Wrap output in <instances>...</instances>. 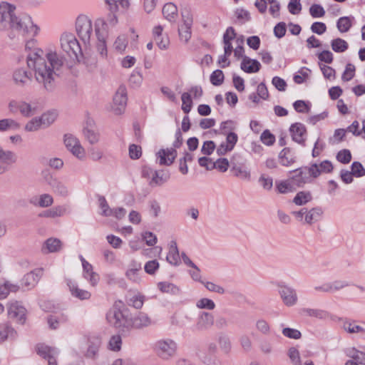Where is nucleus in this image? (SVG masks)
<instances>
[{"label":"nucleus","mask_w":365,"mask_h":365,"mask_svg":"<svg viewBox=\"0 0 365 365\" xmlns=\"http://www.w3.org/2000/svg\"><path fill=\"white\" fill-rule=\"evenodd\" d=\"M43 50L29 53L27 56V65L35 71L36 81L43 83V88L48 92H53L56 88L55 76L60 68L64 63V59L57 55L56 53H48L46 54L49 65L42 57Z\"/></svg>","instance_id":"1"},{"label":"nucleus","mask_w":365,"mask_h":365,"mask_svg":"<svg viewBox=\"0 0 365 365\" xmlns=\"http://www.w3.org/2000/svg\"><path fill=\"white\" fill-rule=\"evenodd\" d=\"M106 319L123 335H126L132 328L141 329L150 324V318L143 312H139L132 318L129 309L121 300L114 303L113 309L107 314Z\"/></svg>","instance_id":"2"},{"label":"nucleus","mask_w":365,"mask_h":365,"mask_svg":"<svg viewBox=\"0 0 365 365\" xmlns=\"http://www.w3.org/2000/svg\"><path fill=\"white\" fill-rule=\"evenodd\" d=\"M16 6L7 2L0 4V26L20 32L23 36H35L39 28L33 23L31 16L24 15L17 16L15 14Z\"/></svg>","instance_id":"3"},{"label":"nucleus","mask_w":365,"mask_h":365,"mask_svg":"<svg viewBox=\"0 0 365 365\" xmlns=\"http://www.w3.org/2000/svg\"><path fill=\"white\" fill-rule=\"evenodd\" d=\"M293 174L289 178L294 186L303 187L305 184L312 183V178L319 176V173L315 165L302 166L289 172Z\"/></svg>","instance_id":"4"},{"label":"nucleus","mask_w":365,"mask_h":365,"mask_svg":"<svg viewBox=\"0 0 365 365\" xmlns=\"http://www.w3.org/2000/svg\"><path fill=\"white\" fill-rule=\"evenodd\" d=\"M177 344L170 339H160L153 346L155 354L163 360H170L177 351Z\"/></svg>","instance_id":"5"},{"label":"nucleus","mask_w":365,"mask_h":365,"mask_svg":"<svg viewBox=\"0 0 365 365\" xmlns=\"http://www.w3.org/2000/svg\"><path fill=\"white\" fill-rule=\"evenodd\" d=\"M182 135L180 129H178L175 133V140L173 143V148L170 149H160L157 155L160 158V165H170L173 163L176 156V148H180L182 144Z\"/></svg>","instance_id":"6"},{"label":"nucleus","mask_w":365,"mask_h":365,"mask_svg":"<svg viewBox=\"0 0 365 365\" xmlns=\"http://www.w3.org/2000/svg\"><path fill=\"white\" fill-rule=\"evenodd\" d=\"M96 35L98 39L96 48L102 57H106L108 51L106 42L107 35V24L103 19H98L95 23Z\"/></svg>","instance_id":"7"},{"label":"nucleus","mask_w":365,"mask_h":365,"mask_svg":"<svg viewBox=\"0 0 365 365\" xmlns=\"http://www.w3.org/2000/svg\"><path fill=\"white\" fill-rule=\"evenodd\" d=\"M76 32L86 44L89 43L93 31L91 21L86 16H79L76 22Z\"/></svg>","instance_id":"8"},{"label":"nucleus","mask_w":365,"mask_h":365,"mask_svg":"<svg viewBox=\"0 0 365 365\" xmlns=\"http://www.w3.org/2000/svg\"><path fill=\"white\" fill-rule=\"evenodd\" d=\"M8 317L16 323L23 325L26 320L27 310L21 305V303L15 301L7 304Z\"/></svg>","instance_id":"9"},{"label":"nucleus","mask_w":365,"mask_h":365,"mask_svg":"<svg viewBox=\"0 0 365 365\" xmlns=\"http://www.w3.org/2000/svg\"><path fill=\"white\" fill-rule=\"evenodd\" d=\"M63 141L66 148L71 151L74 156L78 159H82L84 157V148L81 145L78 139L73 135L70 133L65 134Z\"/></svg>","instance_id":"10"},{"label":"nucleus","mask_w":365,"mask_h":365,"mask_svg":"<svg viewBox=\"0 0 365 365\" xmlns=\"http://www.w3.org/2000/svg\"><path fill=\"white\" fill-rule=\"evenodd\" d=\"M127 92L124 86H120L113 97V110L116 115L122 114L127 105Z\"/></svg>","instance_id":"11"},{"label":"nucleus","mask_w":365,"mask_h":365,"mask_svg":"<svg viewBox=\"0 0 365 365\" xmlns=\"http://www.w3.org/2000/svg\"><path fill=\"white\" fill-rule=\"evenodd\" d=\"M279 293L284 304L287 307L294 305L297 302V295L295 289L287 285L279 284Z\"/></svg>","instance_id":"12"},{"label":"nucleus","mask_w":365,"mask_h":365,"mask_svg":"<svg viewBox=\"0 0 365 365\" xmlns=\"http://www.w3.org/2000/svg\"><path fill=\"white\" fill-rule=\"evenodd\" d=\"M41 274V269H36L26 274L21 280L22 289L24 290H30L33 289L40 279Z\"/></svg>","instance_id":"13"},{"label":"nucleus","mask_w":365,"mask_h":365,"mask_svg":"<svg viewBox=\"0 0 365 365\" xmlns=\"http://www.w3.org/2000/svg\"><path fill=\"white\" fill-rule=\"evenodd\" d=\"M289 132L292 140L302 145H304V136L307 134V128L302 123H294L291 125Z\"/></svg>","instance_id":"14"},{"label":"nucleus","mask_w":365,"mask_h":365,"mask_svg":"<svg viewBox=\"0 0 365 365\" xmlns=\"http://www.w3.org/2000/svg\"><path fill=\"white\" fill-rule=\"evenodd\" d=\"M46 182L51 187L54 192L61 195L67 196L68 189L65 185L58 179L53 178L47 172H43Z\"/></svg>","instance_id":"15"},{"label":"nucleus","mask_w":365,"mask_h":365,"mask_svg":"<svg viewBox=\"0 0 365 365\" xmlns=\"http://www.w3.org/2000/svg\"><path fill=\"white\" fill-rule=\"evenodd\" d=\"M83 134L86 140L91 144H96L99 140V134L95 130V124L93 120L88 119L86 125L83 130Z\"/></svg>","instance_id":"16"},{"label":"nucleus","mask_w":365,"mask_h":365,"mask_svg":"<svg viewBox=\"0 0 365 365\" xmlns=\"http://www.w3.org/2000/svg\"><path fill=\"white\" fill-rule=\"evenodd\" d=\"M213 324V315L211 313L203 312L200 315L195 327L198 331H205L210 329Z\"/></svg>","instance_id":"17"},{"label":"nucleus","mask_w":365,"mask_h":365,"mask_svg":"<svg viewBox=\"0 0 365 365\" xmlns=\"http://www.w3.org/2000/svg\"><path fill=\"white\" fill-rule=\"evenodd\" d=\"M240 68L247 73H257L260 70L261 64L256 59L250 58L248 56H244L240 64Z\"/></svg>","instance_id":"18"},{"label":"nucleus","mask_w":365,"mask_h":365,"mask_svg":"<svg viewBox=\"0 0 365 365\" xmlns=\"http://www.w3.org/2000/svg\"><path fill=\"white\" fill-rule=\"evenodd\" d=\"M66 282L73 297L81 300L90 299L91 294L88 291L78 288L77 284L71 279H67Z\"/></svg>","instance_id":"19"},{"label":"nucleus","mask_w":365,"mask_h":365,"mask_svg":"<svg viewBox=\"0 0 365 365\" xmlns=\"http://www.w3.org/2000/svg\"><path fill=\"white\" fill-rule=\"evenodd\" d=\"M279 163L283 166H289L296 162L294 153L290 148H284L279 153Z\"/></svg>","instance_id":"20"},{"label":"nucleus","mask_w":365,"mask_h":365,"mask_svg":"<svg viewBox=\"0 0 365 365\" xmlns=\"http://www.w3.org/2000/svg\"><path fill=\"white\" fill-rule=\"evenodd\" d=\"M167 262L174 266H178L180 264L179 250L175 241L170 242L169 252L166 257Z\"/></svg>","instance_id":"21"},{"label":"nucleus","mask_w":365,"mask_h":365,"mask_svg":"<svg viewBox=\"0 0 365 365\" xmlns=\"http://www.w3.org/2000/svg\"><path fill=\"white\" fill-rule=\"evenodd\" d=\"M62 243L58 238H48L47 239L42 247V252L43 253L57 252L61 250Z\"/></svg>","instance_id":"22"},{"label":"nucleus","mask_w":365,"mask_h":365,"mask_svg":"<svg viewBox=\"0 0 365 365\" xmlns=\"http://www.w3.org/2000/svg\"><path fill=\"white\" fill-rule=\"evenodd\" d=\"M83 277L88 279L92 286H95L99 281L98 274L93 271V266L88 262H83Z\"/></svg>","instance_id":"23"},{"label":"nucleus","mask_w":365,"mask_h":365,"mask_svg":"<svg viewBox=\"0 0 365 365\" xmlns=\"http://www.w3.org/2000/svg\"><path fill=\"white\" fill-rule=\"evenodd\" d=\"M162 13L170 22H175L178 17V8L173 3H167L163 6Z\"/></svg>","instance_id":"24"},{"label":"nucleus","mask_w":365,"mask_h":365,"mask_svg":"<svg viewBox=\"0 0 365 365\" xmlns=\"http://www.w3.org/2000/svg\"><path fill=\"white\" fill-rule=\"evenodd\" d=\"M346 355L352 359L357 364H365V353L360 351L355 347L348 348L344 351Z\"/></svg>","instance_id":"25"},{"label":"nucleus","mask_w":365,"mask_h":365,"mask_svg":"<svg viewBox=\"0 0 365 365\" xmlns=\"http://www.w3.org/2000/svg\"><path fill=\"white\" fill-rule=\"evenodd\" d=\"M16 335V330L8 324L0 325V342H3L9 338L14 339Z\"/></svg>","instance_id":"26"},{"label":"nucleus","mask_w":365,"mask_h":365,"mask_svg":"<svg viewBox=\"0 0 365 365\" xmlns=\"http://www.w3.org/2000/svg\"><path fill=\"white\" fill-rule=\"evenodd\" d=\"M13 78L16 83L24 85L27 81L31 80V72H27L23 68L16 69L13 74Z\"/></svg>","instance_id":"27"},{"label":"nucleus","mask_w":365,"mask_h":365,"mask_svg":"<svg viewBox=\"0 0 365 365\" xmlns=\"http://www.w3.org/2000/svg\"><path fill=\"white\" fill-rule=\"evenodd\" d=\"M170 173L168 170H156L154 173V177L152 178L151 181L150 182V185H161L164 182H167L170 179Z\"/></svg>","instance_id":"28"},{"label":"nucleus","mask_w":365,"mask_h":365,"mask_svg":"<svg viewBox=\"0 0 365 365\" xmlns=\"http://www.w3.org/2000/svg\"><path fill=\"white\" fill-rule=\"evenodd\" d=\"M323 211L321 207H313L310 210H307V213L305 215V222L309 225L319 220Z\"/></svg>","instance_id":"29"},{"label":"nucleus","mask_w":365,"mask_h":365,"mask_svg":"<svg viewBox=\"0 0 365 365\" xmlns=\"http://www.w3.org/2000/svg\"><path fill=\"white\" fill-rule=\"evenodd\" d=\"M73 39V34H63L61 37V46L62 49L68 54V56L72 58L75 59L74 55L73 54V51L71 50V47L68 46V43Z\"/></svg>","instance_id":"30"},{"label":"nucleus","mask_w":365,"mask_h":365,"mask_svg":"<svg viewBox=\"0 0 365 365\" xmlns=\"http://www.w3.org/2000/svg\"><path fill=\"white\" fill-rule=\"evenodd\" d=\"M312 200V196L310 192L300 191L297 193L293 199V202L299 206L304 205Z\"/></svg>","instance_id":"31"},{"label":"nucleus","mask_w":365,"mask_h":365,"mask_svg":"<svg viewBox=\"0 0 365 365\" xmlns=\"http://www.w3.org/2000/svg\"><path fill=\"white\" fill-rule=\"evenodd\" d=\"M71 41L68 43V46L71 47V50L73 51V54L74 55L75 59L78 62H81V58H83V54L81 48V46L79 44V42L76 38L75 36L73 34V39H71Z\"/></svg>","instance_id":"32"},{"label":"nucleus","mask_w":365,"mask_h":365,"mask_svg":"<svg viewBox=\"0 0 365 365\" xmlns=\"http://www.w3.org/2000/svg\"><path fill=\"white\" fill-rule=\"evenodd\" d=\"M53 200L49 194H43L40 195L38 201L36 202V198L31 199L30 202L34 205H38L41 207H47L53 204Z\"/></svg>","instance_id":"33"},{"label":"nucleus","mask_w":365,"mask_h":365,"mask_svg":"<svg viewBox=\"0 0 365 365\" xmlns=\"http://www.w3.org/2000/svg\"><path fill=\"white\" fill-rule=\"evenodd\" d=\"M0 161L4 164L10 165L16 163V156L14 152L4 150L0 147Z\"/></svg>","instance_id":"34"},{"label":"nucleus","mask_w":365,"mask_h":365,"mask_svg":"<svg viewBox=\"0 0 365 365\" xmlns=\"http://www.w3.org/2000/svg\"><path fill=\"white\" fill-rule=\"evenodd\" d=\"M158 287L162 292L171 293L175 295L179 294L180 292V289L177 286L170 282H159Z\"/></svg>","instance_id":"35"},{"label":"nucleus","mask_w":365,"mask_h":365,"mask_svg":"<svg viewBox=\"0 0 365 365\" xmlns=\"http://www.w3.org/2000/svg\"><path fill=\"white\" fill-rule=\"evenodd\" d=\"M105 2L108 6L109 11L111 12H117L119 5L123 9H127L129 6L128 0H105Z\"/></svg>","instance_id":"36"},{"label":"nucleus","mask_w":365,"mask_h":365,"mask_svg":"<svg viewBox=\"0 0 365 365\" xmlns=\"http://www.w3.org/2000/svg\"><path fill=\"white\" fill-rule=\"evenodd\" d=\"M331 48L336 53H342L348 49V43L340 38L333 39L331 42Z\"/></svg>","instance_id":"37"},{"label":"nucleus","mask_w":365,"mask_h":365,"mask_svg":"<svg viewBox=\"0 0 365 365\" xmlns=\"http://www.w3.org/2000/svg\"><path fill=\"white\" fill-rule=\"evenodd\" d=\"M276 187L279 193L285 194L293 192L295 188L292 182L289 180L276 182Z\"/></svg>","instance_id":"38"},{"label":"nucleus","mask_w":365,"mask_h":365,"mask_svg":"<svg viewBox=\"0 0 365 365\" xmlns=\"http://www.w3.org/2000/svg\"><path fill=\"white\" fill-rule=\"evenodd\" d=\"M352 24L351 17L343 16L338 19L336 22V27L341 33L347 32L351 27Z\"/></svg>","instance_id":"39"},{"label":"nucleus","mask_w":365,"mask_h":365,"mask_svg":"<svg viewBox=\"0 0 365 365\" xmlns=\"http://www.w3.org/2000/svg\"><path fill=\"white\" fill-rule=\"evenodd\" d=\"M20 128V124L11 118L0 120V131H6L10 128L16 130Z\"/></svg>","instance_id":"40"},{"label":"nucleus","mask_w":365,"mask_h":365,"mask_svg":"<svg viewBox=\"0 0 365 365\" xmlns=\"http://www.w3.org/2000/svg\"><path fill=\"white\" fill-rule=\"evenodd\" d=\"M192 26H187L186 24H182L178 27V34L181 41H184L185 43H187L191 38L192 32H191Z\"/></svg>","instance_id":"41"},{"label":"nucleus","mask_w":365,"mask_h":365,"mask_svg":"<svg viewBox=\"0 0 365 365\" xmlns=\"http://www.w3.org/2000/svg\"><path fill=\"white\" fill-rule=\"evenodd\" d=\"M218 343L221 350L224 353L228 354L230 351L231 342L230 338L227 335L221 333L218 336Z\"/></svg>","instance_id":"42"},{"label":"nucleus","mask_w":365,"mask_h":365,"mask_svg":"<svg viewBox=\"0 0 365 365\" xmlns=\"http://www.w3.org/2000/svg\"><path fill=\"white\" fill-rule=\"evenodd\" d=\"M145 297L143 295H134L132 297L126 299V303L128 306L133 307L137 309H140L144 302Z\"/></svg>","instance_id":"43"},{"label":"nucleus","mask_w":365,"mask_h":365,"mask_svg":"<svg viewBox=\"0 0 365 365\" xmlns=\"http://www.w3.org/2000/svg\"><path fill=\"white\" fill-rule=\"evenodd\" d=\"M225 76L222 70L217 69L214 71L210 77L211 83L215 86H219L224 82Z\"/></svg>","instance_id":"44"},{"label":"nucleus","mask_w":365,"mask_h":365,"mask_svg":"<svg viewBox=\"0 0 365 365\" xmlns=\"http://www.w3.org/2000/svg\"><path fill=\"white\" fill-rule=\"evenodd\" d=\"M37 354L47 359L49 356L54 353L55 349L46 346L43 344H38L36 346Z\"/></svg>","instance_id":"45"},{"label":"nucleus","mask_w":365,"mask_h":365,"mask_svg":"<svg viewBox=\"0 0 365 365\" xmlns=\"http://www.w3.org/2000/svg\"><path fill=\"white\" fill-rule=\"evenodd\" d=\"M181 99L182 101V110L186 114L189 113L192 107V101L191 95L189 93L185 92L182 94Z\"/></svg>","instance_id":"46"},{"label":"nucleus","mask_w":365,"mask_h":365,"mask_svg":"<svg viewBox=\"0 0 365 365\" xmlns=\"http://www.w3.org/2000/svg\"><path fill=\"white\" fill-rule=\"evenodd\" d=\"M56 118V113L55 112L49 111L43 113L40 118H38V121L41 123L43 127L47 128L55 121Z\"/></svg>","instance_id":"47"},{"label":"nucleus","mask_w":365,"mask_h":365,"mask_svg":"<svg viewBox=\"0 0 365 365\" xmlns=\"http://www.w3.org/2000/svg\"><path fill=\"white\" fill-rule=\"evenodd\" d=\"M229 167V160L225 158H220L212 163L210 168L217 169L219 171L225 173Z\"/></svg>","instance_id":"48"},{"label":"nucleus","mask_w":365,"mask_h":365,"mask_svg":"<svg viewBox=\"0 0 365 365\" xmlns=\"http://www.w3.org/2000/svg\"><path fill=\"white\" fill-rule=\"evenodd\" d=\"M99 206L102 210L101 215L105 217H108L113 215V210L110 208L106 198L104 196L98 195V196Z\"/></svg>","instance_id":"49"},{"label":"nucleus","mask_w":365,"mask_h":365,"mask_svg":"<svg viewBox=\"0 0 365 365\" xmlns=\"http://www.w3.org/2000/svg\"><path fill=\"white\" fill-rule=\"evenodd\" d=\"M311 165H315L319 173V175L322 173H330L333 171L334 167L331 161L325 160L320 164L312 163Z\"/></svg>","instance_id":"50"},{"label":"nucleus","mask_w":365,"mask_h":365,"mask_svg":"<svg viewBox=\"0 0 365 365\" xmlns=\"http://www.w3.org/2000/svg\"><path fill=\"white\" fill-rule=\"evenodd\" d=\"M336 160L343 164H348L351 160V153L348 149H343L336 154Z\"/></svg>","instance_id":"51"},{"label":"nucleus","mask_w":365,"mask_h":365,"mask_svg":"<svg viewBox=\"0 0 365 365\" xmlns=\"http://www.w3.org/2000/svg\"><path fill=\"white\" fill-rule=\"evenodd\" d=\"M63 209L61 207H56L51 210H47L38 215L39 217H56L63 215Z\"/></svg>","instance_id":"52"},{"label":"nucleus","mask_w":365,"mask_h":365,"mask_svg":"<svg viewBox=\"0 0 365 365\" xmlns=\"http://www.w3.org/2000/svg\"><path fill=\"white\" fill-rule=\"evenodd\" d=\"M302 314H306L309 317H314L319 319H323L326 317L327 312L321 310V309H309L304 308L301 310Z\"/></svg>","instance_id":"53"},{"label":"nucleus","mask_w":365,"mask_h":365,"mask_svg":"<svg viewBox=\"0 0 365 365\" xmlns=\"http://www.w3.org/2000/svg\"><path fill=\"white\" fill-rule=\"evenodd\" d=\"M351 168L354 177L361 178L365 175V168L360 162H353Z\"/></svg>","instance_id":"54"},{"label":"nucleus","mask_w":365,"mask_h":365,"mask_svg":"<svg viewBox=\"0 0 365 365\" xmlns=\"http://www.w3.org/2000/svg\"><path fill=\"white\" fill-rule=\"evenodd\" d=\"M355 66L354 64L349 63L346 64L345 71H344L341 79L344 81H349L351 80L355 75Z\"/></svg>","instance_id":"55"},{"label":"nucleus","mask_w":365,"mask_h":365,"mask_svg":"<svg viewBox=\"0 0 365 365\" xmlns=\"http://www.w3.org/2000/svg\"><path fill=\"white\" fill-rule=\"evenodd\" d=\"M234 173V175L244 180L250 178V173L242 167L233 165L231 170Z\"/></svg>","instance_id":"56"},{"label":"nucleus","mask_w":365,"mask_h":365,"mask_svg":"<svg viewBox=\"0 0 365 365\" xmlns=\"http://www.w3.org/2000/svg\"><path fill=\"white\" fill-rule=\"evenodd\" d=\"M262 142L266 145H272L275 142V136L269 130H265L260 136Z\"/></svg>","instance_id":"57"},{"label":"nucleus","mask_w":365,"mask_h":365,"mask_svg":"<svg viewBox=\"0 0 365 365\" xmlns=\"http://www.w3.org/2000/svg\"><path fill=\"white\" fill-rule=\"evenodd\" d=\"M310 15L313 18H320L325 15V11L324 8L317 4H314L309 8Z\"/></svg>","instance_id":"58"},{"label":"nucleus","mask_w":365,"mask_h":365,"mask_svg":"<svg viewBox=\"0 0 365 365\" xmlns=\"http://www.w3.org/2000/svg\"><path fill=\"white\" fill-rule=\"evenodd\" d=\"M122 344V339L119 334L113 335L109 341L110 349L114 351L120 350Z\"/></svg>","instance_id":"59"},{"label":"nucleus","mask_w":365,"mask_h":365,"mask_svg":"<svg viewBox=\"0 0 365 365\" xmlns=\"http://www.w3.org/2000/svg\"><path fill=\"white\" fill-rule=\"evenodd\" d=\"M216 148L215 143L212 140H206L204 142L202 148L201 153L205 156L210 155Z\"/></svg>","instance_id":"60"},{"label":"nucleus","mask_w":365,"mask_h":365,"mask_svg":"<svg viewBox=\"0 0 365 365\" xmlns=\"http://www.w3.org/2000/svg\"><path fill=\"white\" fill-rule=\"evenodd\" d=\"M282 334L286 337L293 339H299L302 337L300 331L289 327L284 328L282 329Z\"/></svg>","instance_id":"61"},{"label":"nucleus","mask_w":365,"mask_h":365,"mask_svg":"<svg viewBox=\"0 0 365 365\" xmlns=\"http://www.w3.org/2000/svg\"><path fill=\"white\" fill-rule=\"evenodd\" d=\"M343 328L349 333H359L364 331V329L359 325L355 324L354 322H345Z\"/></svg>","instance_id":"62"},{"label":"nucleus","mask_w":365,"mask_h":365,"mask_svg":"<svg viewBox=\"0 0 365 365\" xmlns=\"http://www.w3.org/2000/svg\"><path fill=\"white\" fill-rule=\"evenodd\" d=\"M293 107L298 113H309L310 106L304 101L297 100L293 103Z\"/></svg>","instance_id":"63"},{"label":"nucleus","mask_w":365,"mask_h":365,"mask_svg":"<svg viewBox=\"0 0 365 365\" xmlns=\"http://www.w3.org/2000/svg\"><path fill=\"white\" fill-rule=\"evenodd\" d=\"M288 356L294 365H302L299 352L295 347L289 348Z\"/></svg>","instance_id":"64"}]
</instances>
